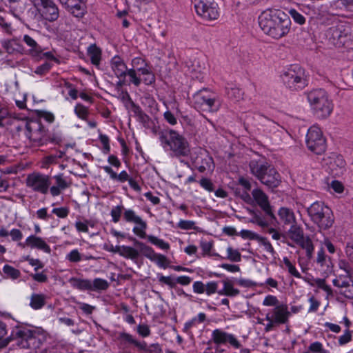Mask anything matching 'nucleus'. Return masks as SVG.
Here are the masks:
<instances>
[{
  "instance_id": "2f4dec72",
  "label": "nucleus",
  "mask_w": 353,
  "mask_h": 353,
  "mask_svg": "<svg viewBox=\"0 0 353 353\" xmlns=\"http://www.w3.org/2000/svg\"><path fill=\"white\" fill-rule=\"evenodd\" d=\"M68 282L73 288L79 290H90L91 289V281L89 279L71 277Z\"/></svg>"
},
{
  "instance_id": "1a4fd4ad",
  "label": "nucleus",
  "mask_w": 353,
  "mask_h": 353,
  "mask_svg": "<svg viewBox=\"0 0 353 353\" xmlns=\"http://www.w3.org/2000/svg\"><path fill=\"white\" fill-rule=\"evenodd\" d=\"M306 145L307 148L316 154H321L325 151V139L318 126L313 125L308 129L306 134Z\"/></svg>"
},
{
  "instance_id": "052dcab7",
  "label": "nucleus",
  "mask_w": 353,
  "mask_h": 353,
  "mask_svg": "<svg viewBox=\"0 0 353 353\" xmlns=\"http://www.w3.org/2000/svg\"><path fill=\"white\" fill-rule=\"evenodd\" d=\"M352 340V332L350 330H345L343 334L340 336L338 339V343L339 345L343 346L350 343Z\"/></svg>"
},
{
  "instance_id": "412c9836",
  "label": "nucleus",
  "mask_w": 353,
  "mask_h": 353,
  "mask_svg": "<svg viewBox=\"0 0 353 353\" xmlns=\"http://www.w3.org/2000/svg\"><path fill=\"white\" fill-rule=\"evenodd\" d=\"M117 346L122 353H125V350L130 345H134L139 350H146V343L139 342L134 339L132 335L126 332H120L116 338Z\"/></svg>"
},
{
  "instance_id": "c85d7f7f",
  "label": "nucleus",
  "mask_w": 353,
  "mask_h": 353,
  "mask_svg": "<svg viewBox=\"0 0 353 353\" xmlns=\"http://www.w3.org/2000/svg\"><path fill=\"white\" fill-rule=\"evenodd\" d=\"M223 288L218 291L219 295L234 297L240 294V290L234 288L232 282L228 279L223 280Z\"/></svg>"
},
{
  "instance_id": "de8ad7c7",
  "label": "nucleus",
  "mask_w": 353,
  "mask_h": 353,
  "mask_svg": "<svg viewBox=\"0 0 353 353\" xmlns=\"http://www.w3.org/2000/svg\"><path fill=\"white\" fill-rule=\"evenodd\" d=\"M256 241L259 243V245L263 247L264 250H265L268 254H270L272 256H274L276 251L274 250L273 246L271 243L266 237H263L259 235Z\"/></svg>"
},
{
  "instance_id": "6e6552de",
  "label": "nucleus",
  "mask_w": 353,
  "mask_h": 353,
  "mask_svg": "<svg viewBox=\"0 0 353 353\" xmlns=\"http://www.w3.org/2000/svg\"><path fill=\"white\" fill-rule=\"evenodd\" d=\"M288 235L293 242L305 250L309 259L312 258L314 250L312 241L308 236H305L303 229L297 223L290 226Z\"/></svg>"
},
{
  "instance_id": "72a5a7b5",
  "label": "nucleus",
  "mask_w": 353,
  "mask_h": 353,
  "mask_svg": "<svg viewBox=\"0 0 353 353\" xmlns=\"http://www.w3.org/2000/svg\"><path fill=\"white\" fill-rule=\"evenodd\" d=\"M103 170L110 175V179L114 181H117L120 183H124L125 181H128L130 179L128 172L125 170L121 171L119 174H117L111 167L110 166H103Z\"/></svg>"
},
{
  "instance_id": "bf43d9fd",
  "label": "nucleus",
  "mask_w": 353,
  "mask_h": 353,
  "mask_svg": "<svg viewBox=\"0 0 353 353\" xmlns=\"http://www.w3.org/2000/svg\"><path fill=\"white\" fill-rule=\"evenodd\" d=\"M289 14L293 20L299 25H303L305 22V17L296 11L295 9H290L289 10Z\"/></svg>"
},
{
  "instance_id": "cd10ccee",
  "label": "nucleus",
  "mask_w": 353,
  "mask_h": 353,
  "mask_svg": "<svg viewBox=\"0 0 353 353\" xmlns=\"http://www.w3.org/2000/svg\"><path fill=\"white\" fill-rule=\"evenodd\" d=\"M23 41L30 48L28 50V54L30 55L33 57H39L41 55L43 50L33 38L28 34H25L23 36Z\"/></svg>"
},
{
  "instance_id": "dca6fc26",
  "label": "nucleus",
  "mask_w": 353,
  "mask_h": 353,
  "mask_svg": "<svg viewBox=\"0 0 353 353\" xmlns=\"http://www.w3.org/2000/svg\"><path fill=\"white\" fill-rule=\"evenodd\" d=\"M26 129V135L33 144L40 145L45 143L46 132L39 123L36 121L28 123Z\"/></svg>"
},
{
  "instance_id": "0e129e2a",
  "label": "nucleus",
  "mask_w": 353,
  "mask_h": 353,
  "mask_svg": "<svg viewBox=\"0 0 353 353\" xmlns=\"http://www.w3.org/2000/svg\"><path fill=\"white\" fill-rule=\"evenodd\" d=\"M218 283L216 281H210L205 285V292L208 296H210L216 292L218 293Z\"/></svg>"
},
{
  "instance_id": "f03ea898",
  "label": "nucleus",
  "mask_w": 353,
  "mask_h": 353,
  "mask_svg": "<svg viewBox=\"0 0 353 353\" xmlns=\"http://www.w3.org/2000/svg\"><path fill=\"white\" fill-rule=\"evenodd\" d=\"M161 146L170 151L176 157H188L190 154V145L186 139L177 131L165 129L159 133Z\"/></svg>"
},
{
  "instance_id": "680f3d73",
  "label": "nucleus",
  "mask_w": 353,
  "mask_h": 353,
  "mask_svg": "<svg viewBox=\"0 0 353 353\" xmlns=\"http://www.w3.org/2000/svg\"><path fill=\"white\" fill-rule=\"evenodd\" d=\"M199 184L201 188L209 192L214 191V185L211 179L205 177H202L199 181Z\"/></svg>"
},
{
  "instance_id": "f704fd0d",
  "label": "nucleus",
  "mask_w": 353,
  "mask_h": 353,
  "mask_svg": "<svg viewBox=\"0 0 353 353\" xmlns=\"http://www.w3.org/2000/svg\"><path fill=\"white\" fill-rule=\"evenodd\" d=\"M88 54L90 58L91 63L94 65L100 64L101 59V50L96 44L90 45L88 48Z\"/></svg>"
},
{
  "instance_id": "603ef678",
  "label": "nucleus",
  "mask_w": 353,
  "mask_h": 353,
  "mask_svg": "<svg viewBox=\"0 0 353 353\" xmlns=\"http://www.w3.org/2000/svg\"><path fill=\"white\" fill-rule=\"evenodd\" d=\"M339 267L340 270H343L345 274L353 276V263L346 260H340L339 261Z\"/></svg>"
},
{
  "instance_id": "4c0bfd02",
  "label": "nucleus",
  "mask_w": 353,
  "mask_h": 353,
  "mask_svg": "<svg viewBox=\"0 0 353 353\" xmlns=\"http://www.w3.org/2000/svg\"><path fill=\"white\" fill-rule=\"evenodd\" d=\"M120 256L131 259L132 261L137 260L139 256V252L138 250L127 245H121Z\"/></svg>"
},
{
  "instance_id": "2eb2a0df",
  "label": "nucleus",
  "mask_w": 353,
  "mask_h": 353,
  "mask_svg": "<svg viewBox=\"0 0 353 353\" xmlns=\"http://www.w3.org/2000/svg\"><path fill=\"white\" fill-rule=\"evenodd\" d=\"M32 328L19 325L14 327L9 336L10 343L14 341L15 345L21 349H28V343L30 337Z\"/></svg>"
},
{
  "instance_id": "20e7f679",
  "label": "nucleus",
  "mask_w": 353,
  "mask_h": 353,
  "mask_svg": "<svg viewBox=\"0 0 353 353\" xmlns=\"http://www.w3.org/2000/svg\"><path fill=\"white\" fill-rule=\"evenodd\" d=\"M314 114L319 118L325 119L333 110V103L327 92L323 89H314L305 93Z\"/></svg>"
},
{
  "instance_id": "37998d69",
  "label": "nucleus",
  "mask_w": 353,
  "mask_h": 353,
  "mask_svg": "<svg viewBox=\"0 0 353 353\" xmlns=\"http://www.w3.org/2000/svg\"><path fill=\"white\" fill-rule=\"evenodd\" d=\"M3 272L6 276V278H9L13 280L19 279L21 274L19 270L16 269L15 268L8 264H6L3 265Z\"/></svg>"
},
{
  "instance_id": "338daca9",
  "label": "nucleus",
  "mask_w": 353,
  "mask_h": 353,
  "mask_svg": "<svg viewBox=\"0 0 353 353\" xmlns=\"http://www.w3.org/2000/svg\"><path fill=\"white\" fill-rule=\"evenodd\" d=\"M99 140L103 145V153L108 154L110 151L108 137L105 134H99Z\"/></svg>"
},
{
  "instance_id": "5fc2aeb1",
  "label": "nucleus",
  "mask_w": 353,
  "mask_h": 353,
  "mask_svg": "<svg viewBox=\"0 0 353 353\" xmlns=\"http://www.w3.org/2000/svg\"><path fill=\"white\" fill-rule=\"evenodd\" d=\"M159 267L166 268L168 266L169 261L167 257L161 254L156 253L152 259Z\"/></svg>"
},
{
  "instance_id": "a18cd8bd",
  "label": "nucleus",
  "mask_w": 353,
  "mask_h": 353,
  "mask_svg": "<svg viewBox=\"0 0 353 353\" xmlns=\"http://www.w3.org/2000/svg\"><path fill=\"white\" fill-rule=\"evenodd\" d=\"M206 320V314L203 312L199 313L196 316L192 318L190 321L186 322L184 325V330L185 331L190 330L198 324L203 323Z\"/></svg>"
},
{
  "instance_id": "09e8293b",
  "label": "nucleus",
  "mask_w": 353,
  "mask_h": 353,
  "mask_svg": "<svg viewBox=\"0 0 353 353\" xmlns=\"http://www.w3.org/2000/svg\"><path fill=\"white\" fill-rule=\"evenodd\" d=\"M65 259L70 263H79L83 260V254L77 249H73L65 255Z\"/></svg>"
},
{
  "instance_id": "3c124183",
  "label": "nucleus",
  "mask_w": 353,
  "mask_h": 353,
  "mask_svg": "<svg viewBox=\"0 0 353 353\" xmlns=\"http://www.w3.org/2000/svg\"><path fill=\"white\" fill-rule=\"evenodd\" d=\"M126 75L129 77V82L130 83L133 84L136 87H139L142 81L140 77L137 74V70L132 68L128 69L127 71Z\"/></svg>"
},
{
  "instance_id": "c03bdc74",
  "label": "nucleus",
  "mask_w": 353,
  "mask_h": 353,
  "mask_svg": "<svg viewBox=\"0 0 353 353\" xmlns=\"http://www.w3.org/2000/svg\"><path fill=\"white\" fill-rule=\"evenodd\" d=\"M148 242L151 244L157 246L160 249L163 250H168L170 249V244L163 239H159L158 237L154 235H146V237Z\"/></svg>"
},
{
  "instance_id": "39448f33",
  "label": "nucleus",
  "mask_w": 353,
  "mask_h": 353,
  "mask_svg": "<svg viewBox=\"0 0 353 353\" xmlns=\"http://www.w3.org/2000/svg\"><path fill=\"white\" fill-rule=\"evenodd\" d=\"M311 221L317 225L319 230L330 228L334 221L332 210L324 203L316 201L311 204L307 210Z\"/></svg>"
},
{
  "instance_id": "ea45409f",
  "label": "nucleus",
  "mask_w": 353,
  "mask_h": 353,
  "mask_svg": "<svg viewBox=\"0 0 353 353\" xmlns=\"http://www.w3.org/2000/svg\"><path fill=\"white\" fill-rule=\"evenodd\" d=\"M137 71L139 73V76H143L142 80L145 85H150L155 82V76L148 67L139 68L137 69Z\"/></svg>"
},
{
  "instance_id": "7c9ffc66",
  "label": "nucleus",
  "mask_w": 353,
  "mask_h": 353,
  "mask_svg": "<svg viewBox=\"0 0 353 353\" xmlns=\"http://www.w3.org/2000/svg\"><path fill=\"white\" fill-rule=\"evenodd\" d=\"M213 159L207 154L203 157H198L196 161L197 170L201 173L213 170Z\"/></svg>"
},
{
  "instance_id": "c9c22d12",
  "label": "nucleus",
  "mask_w": 353,
  "mask_h": 353,
  "mask_svg": "<svg viewBox=\"0 0 353 353\" xmlns=\"http://www.w3.org/2000/svg\"><path fill=\"white\" fill-rule=\"evenodd\" d=\"M46 299L43 294L33 293L30 296V306L34 310H40L46 305Z\"/></svg>"
},
{
  "instance_id": "774afa93",
  "label": "nucleus",
  "mask_w": 353,
  "mask_h": 353,
  "mask_svg": "<svg viewBox=\"0 0 353 353\" xmlns=\"http://www.w3.org/2000/svg\"><path fill=\"white\" fill-rule=\"evenodd\" d=\"M228 94L230 98L239 101L243 97V92L241 90L236 88H231L230 90L228 91Z\"/></svg>"
},
{
  "instance_id": "4d7b16f0",
  "label": "nucleus",
  "mask_w": 353,
  "mask_h": 353,
  "mask_svg": "<svg viewBox=\"0 0 353 353\" xmlns=\"http://www.w3.org/2000/svg\"><path fill=\"white\" fill-rule=\"evenodd\" d=\"M227 259L231 261L239 262L241 259V254L237 250H234L231 247L227 248Z\"/></svg>"
},
{
  "instance_id": "b1692460",
  "label": "nucleus",
  "mask_w": 353,
  "mask_h": 353,
  "mask_svg": "<svg viewBox=\"0 0 353 353\" xmlns=\"http://www.w3.org/2000/svg\"><path fill=\"white\" fill-rule=\"evenodd\" d=\"M21 248L28 247L30 249H37L45 253L50 254L51 248L46 241L41 237L36 235H30L28 236L23 243H19Z\"/></svg>"
},
{
  "instance_id": "393cba45",
  "label": "nucleus",
  "mask_w": 353,
  "mask_h": 353,
  "mask_svg": "<svg viewBox=\"0 0 353 353\" xmlns=\"http://www.w3.org/2000/svg\"><path fill=\"white\" fill-rule=\"evenodd\" d=\"M54 184L50 188V192L52 196H59L61 192L71 185L70 181L65 176L63 173L58 174L53 176Z\"/></svg>"
},
{
  "instance_id": "8fccbe9b",
  "label": "nucleus",
  "mask_w": 353,
  "mask_h": 353,
  "mask_svg": "<svg viewBox=\"0 0 353 353\" xmlns=\"http://www.w3.org/2000/svg\"><path fill=\"white\" fill-rule=\"evenodd\" d=\"M125 210L123 205H118L112 208L110 211V215L112 216V221L114 223H118L120 221L121 216L123 212Z\"/></svg>"
},
{
  "instance_id": "7ed1b4c3",
  "label": "nucleus",
  "mask_w": 353,
  "mask_h": 353,
  "mask_svg": "<svg viewBox=\"0 0 353 353\" xmlns=\"http://www.w3.org/2000/svg\"><path fill=\"white\" fill-rule=\"evenodd\" d=\"M251 174L268 188H277L281 182V176L276 169L267 162L252 160L249 163Z\"/></svg>"
},
{
  "instance_id": "a878e982",
  "label": "nucleus",
  "mask_w": 353,
  "mask_h": 353,
  "mask_svg": "<svg viewBox=\"0 0 353 353\" xmlns=\"http://www.w3.org/2000/svg\"><path fill=\"white\" fill-rule=\"evenodd\" d=\"M111 68L118 78H125L128 70L123 60L119 56H114L110 62Z\"/></svg>"
},
{
  "instance_id": "4468645a",
  "label": "nucleus",
  "mask_w": 353,
  "mask_h": 353,
  "mask_svg": "<svg viewBox=\"0 0 353 353\" xmlns=\"http://www.w3.org/2000/svg\"><path fill=\"white\" fill-rule=\"evenodd\" d=\"M330 40L336 46L345 45L351 38L350 27L347 24H340L329 30Z\"/></svg>"
},
{
  "instance_id": "864d4df0",
  "label": "nucleus",
  "mask_w": 353,
  "mask_h": 353,
  "mask_svg": "<svg viewBox=\"0 0 353 353\" xmlns=\"http://www.w3.org/2000/svg\"><path fill=\"white\" fill-rule=\"evenodd\" d=\"M74 112L79 118L87 121V117L89 114L88 108L81 103H78L74 108Z\"/></svg>"
},
{
  "instance_id": "79ce46f5",
  "label": "nucleus",
  "mask_w": 353,
  "mask_h": 353,
  "mask_svg": "<svg viewBox=\"0 0 353 353\" xmlns=\"http://www.w3.org/2000/svg\"><path fill=\"white\" fill-rule=\"evenodd\" d=\"M8 334V326L6 323L0 321V350L5 348L10 343L9 336L6 337Z\"/></svg>"
},
{
  "instance_id": "aec40b11",
  "label": "nucleus",
  "mask_w": 353,
  "mask_h": 353,
  "mask_svg": "<svg viewBox=\"0 0 353 353\" xmlns=\"http://www.w3.org/2000/svg\"><path fill=\"white\" fill-rule=\"evenodd\" d=\"M290 316V312L286 304L281 303L277 307L270 310L265 315V320H272L279 325L285 324L288 322Z\"/></svg>"
},
{
  "instance_id": "9d476101",
  "label": "nucleus",
  "mask_w": 353,
  "mask_h": 353,
  "mask_svg": "<svg viewBox=\"0 0 353 353\" xmlns=\"http://www.w3.org/2000/svg\"><path fill=\"white\" fill-rule=\"evenodd\" d=\"M194 8L196 14L203 20L210 21L219 17V8L213 0H195Z\"/></svg>"
},
{
  "instance_id": "f257e3e1",
  "label": "nucleus",
  "mask_w": 353,
  "mask_h": 353,
  "mask_svg": "<svg viewBox=\"0 0 353 353\" xmlns=\"http://www.w3.org/2000/svg\"><path fill=\"white\" fill-rule=\"evenodd\" d=\"M259 24L269 37L279 39L285 37L291 29L290 17L279 9H266L259 17Z\"/></svg>"
},
{
  "instance_id": "473e14b6",
  "label": "nucleus",
  "mask_w": 353,
  "mask_h": 353,
  "mask_svg": "<svg viewBox=\"0 0 353 353\" xmlns=\"http://www.w3.org/2000/svg\"><path fill=\"white\" fill-rule=\"evenodd\" d=\"M1 43L3 49L9 54L21 52L23 50L22 46L17 39H4L1 41Z\"/></svg>"
},
{
  "instance_id": "bb28decb",
  "label": "nucleus",
  "mask_w": 353,
  "mask_h": 353,
  "mask_svg": "<svg viewBox=\"0 0 353 353\" xmlns=\"http://www.w3.org/2000/svg\"><path fill=\"white\" fill-rule=\"evenodd\" d=\"M281 221L285 225L292 226L297 223L294 211L288 208L282 207L278 211Z\"/></svg>"
},
{
  "instance_id": "a211bd4d",
  "label": "nucleus",
  "mask_w": 353,
  "mask_h": 353,
  "mask_svg": "<svg viewBox=\"0 0 353 353\" xmlns=\"http://www.w3.org/2000/svg\"><path fill=\"white\" fill-rule=\"evenodd\" d=\"M46 339L47 335L43 330L32 328L29 342L28 343V349L34 350L35 353H47V349L43 347Z\"/></svg>"
},
{
  "instance_id": "13d9d810",
  "label": "nucleus",
  "mask_w": 353,
  "mask_h": 353,
  "mask_svg": "<svg viewBox=\"0 0 353 353\" xmlns=\"http://www.w3.org/2000/svg\"><path fill=\"white\" fill-rule=\"evenodd\" d=\"M52 213L60 219H65L70 213V208L66 206L54 208L52 209Z\"/></svg>"
},
{
  "instance_id": "0eeeda50",
  "label": "nucleus",
  "mask_w": 353,
  "mask_h": 353,
  "mask_svg": "<svg viewBox=\"0 0 353 353\" xmlns=\"http://www.w3.org/2000/svg\"><path fill=\"white\" fill-rule=\"evenodd\" d=\"M283 83L291 90L303 89L307 85L305 71L298 65H292L282 74Z\"/></svg>"
},
{
  "instance_id": "5701e85b",
  "label": "nucleus",
  "mask_w": 353,
  "mask_h": 353,
  "mask_svg": "<svg viewBox=\"0 0 353 353\" xmlns=\"http://www.w3.org/2000/svg\"><path fill=\"white\" fill-rule=\"evenodd\" d=\"M59 1L75 17L81 18L87 12V0H59Z\"/></svg>"
},
{
  "instance_id": "58836bf2",
  "label": "nucleus",
  "mask_w": 353,
  "mask_h": 353,
  "mask_svg": "<svg viewBox=\"0 0 353 353\" xmlns=\"http://www.w3.org/2000/svg\"><path fill=\"white\" fill-rule=\"evenodd\" d=\"M134 245L139 248V254H141L143 256L150 259V261L156 254L152 248L145 245L143 242L135 240Z\"/></svg>"
},
{
  "instance_id": "e433bc0d",
  "label": "nucleus",
  "mask_w": 353,
  "mask_h": 353,
  "mask_svg": "<svg viewBox=\"0 0 353 353\" xmlns=\"http://www.w3.org/2000/svg\"><path fill=\"white\" fill-rule=\"evenodd\" d=\"M10 236L12 241H19L23 239L22 232L17 228H13L10 231L7 230L5 228H0V237L6 238Z\"/></svg>"
},
{
  "instance_id": "ddd939ff",
  "label": "nucleus",
  "mask_w": 353,
  "mask_h": 353,
  "mask_svg": "<svg viewBox=\"0 0 353 353\" xmlns=\"http://www.w3.org/2000/svg\"><path fill=\"white\" fill-rule=\"evenodd\" d=\"M123 219L127 223H134L136 225L132 229L134 234L141 239H145L146 237L145 230L148 227L147 223L143 221L141 216L137 215L133 210H124Z\"/></svg>"
},
{
  "instance_id": "9b49d317",
  "label": "nucleus",
  "mask_w": 353,
  "mask_h": 353,
  "mask_svg": "<svg viewBox=\"0 0 353 353\" xmlns=\"http://www.w3.org/2000/svg\"><path fill=\"white\" fill-rule=\"evenodd\" d=\"M26 186L33 191L43 194L48 193L50 190V178L48 175L39 172L29 174L26 179Z\"/></svg>"
},
{
  "instance_id": "f3484780",
  "label": "nucleus",
  "mask_w": 353,
  "mask_h": 353,
  "mask_svg": "<svg viewBox=\"0 0 353 353\" xmlns=\"http://www.w3.org/2000/svg\"><path fill=\"white\" fill-rule=\"evenodd\" d=\"M210 342L214 343V345H225L228 343L236 349H239L241 347L240 342L234 335L228 333L221 329H215L212 331L211 339L208 343Z\"/></svg>"
},
{
  "instance_id": "c756f323",
  "label": "nucleus",
  "mask_w": 353,
  "mask_h": 353,
  "mask_svg": "<svg viewBox=\"0 0 353 353\" xmlns=\"http://www.w3.org/2000/svg\"><path fill=\"white\" fill-rule=\"evenodd\" d=\"M324 160L327 161V164H329L330 168L332 171L336 170L337 168L340 169L344 168L345 165V161L343 157L334 153L331 154Z\"/></svg>"
},
{
  "instance_id": "4be33fe9",
  "label": "nucleus",
  "mask_w": 353,
  "mask_h": 353,
  "mask_svg": "<svg viewBox=\"0 0 353 353\" xmlns=\"http://www.w3.org/2000/svg\"><path fill=\"white\" fill-rule=\"evenodd\" d=\"M253 203L255 202L271 218L275 219L268 195L261 189L256 188L252 192Z\"/></svg>"
},
{
  "instance_id": "a19ab883",
  "label": "nucleus",
  "mask_w": 353,
  "mask_h": 353,
  "mask_svg": "<svg viewBox=\"0 0 353 353\" xmlns=\"http://www.w3.org/2000/svg\"><path fill=\"white\" fill-rule=\"evenodd\" d=\"M307 283L311 286H317L319 288L323 290L328 296L332 295V290L330 285L326 284L325 279L316 278L308 281Z\"/></svg>"
},
{
  "instance_id": "6e6d98bb",
  "label": "nucleus",
  "mask_w": 353,
  "mask_h": 353,
  "mask_svg": "<svg viewBox=\"0 0 353 353\" xmlns=\"http://www.w3.org/2000/svg\"><path fill=\"white\" fill-rule=\"evenodd\" d=\"M283 263L287 268L288 272L296 278H301V275L296 270L295 266L291 263V261L287 257L283 258Z\"/></svg>"
},
{
  "instance_id": "69168bd1",
  "label": "nucleus",
  "mask_w": 353,
  "mask_h": 353,
  "mask_svg": "<svg viewBox=\"0 0 353 353\" xmlns=\"http://www.w3.org/2000/svg\"><path fill=\"white\" fill-rule=\"evenodd\" d=\"M90 221L85 219L83 221H77L75 222V228L79 232H88V224Z\"/></svg>"
},
{
  "instance_id": "423d86ee",
  "label": "nucleus",
  "mask_w": 353,
  "mask_h": 353,
  "mask_svg": "<svg viewBox=\"0 0 353 353\" xmlns=\"http://www.w3.org/2000/svg\"><path fill=\"white\" fill-rule=\"evenodd\" d=\"M193 103L196 110L206 112H216L221 105L219 96L206 88L197 91L193 95Z\"/></svg>"
},
{
  "instance_id": "6ab92c4d",
  "label": "nucleus",
  "mask_w": 353,
  "mask_h": 353,
  "mask_svg": "<svg viewBox=\"0 0 353 353\" xmlns=\"http://www.w3.org/2000/svg\"><path fill=\"white\" fill-rule=\"evenodd\" d=\"M335 287L340 288V294L345 297L353 299V276L339 274L332 281Z\"/></svg>"
},
{
  "instance_id": "e2e57ef3",
  "label": "nucleus",
  "mask_w": 353,
  "mask_h": 353,
  "mask_svg": "<svg viewBox=\"0 0 353 353\" xmlns=\"http://www.w3.org/2000/svg\"><path fill=\"white\" fill-rule=\"evenodd\" d=\"M281 303H279V299L276 296L274 295H268L266 296L263 301V305L264 306H272L274 307H277Z\"/></svg>"
},
{
  "instance_id": "f8f14e48",
  "label": "nucleus",
  "mask_w": 353,
  "mask_h": 353,
  "mask_svg": "<svg viewBox=\"0 0 353 353\" xmlns=\"http://www.w3.org/2000/svg\"><path fill=\"white\" fill-rule=\"evenodd\" d=\"M41 17L50 22L55 21L59 17L58 7L52 0H32Z\"/></svg>"
},
{
  "instance_id": "49530a36",
  "label": "nucleus",
  "mask_w": 353,
  "mask_h": 353,
  "mask_svg": "<svg viewBox=\"0 0 353 353\" xmlns=\"http://www.w3.org/2000/svg\"><path fill=\"white\" fill-rule=\"evenodd\" d=\"M109 287V283L103 279L97 278L91 281L90 291L105 290Z\"/></svg>"
}]
</instances>
